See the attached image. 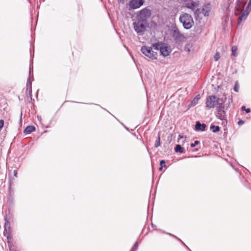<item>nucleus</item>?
<instances>
[{"label":"nucleus","instance_id":"f257e3e1","mask_svg":"<svg viewBox=\"0 0 251 251\" xmlns=\"http://www.w3.org/2000/svg\"><path fill=\"white\" fill-rule=\"evenodd\" d=\"M152 47L155 50H159L161 54L164 57L169 55L172 51L170 45L162 42L152 44Z\"/></svg>","mask_w":251,"mask_h":251},{"label":"nucleus","instance_id":"f03ea898","mask_svg":"<svg viewBox=\"0 0 251 251\" xmlns=\"http://www.w3.org/2000/svg\"><path fill=\"white\" fill-rule=\"evenodd\" d=\"M179 21L182 24L184 28L189 29L194 25V21L192 16L187 13H183L179 17Z\"/></svg>","mask_w":251,"mask_h":251},{"label":"nucleus","instance_id":"7ed1b4c3","mask_svg":"<svg viewBox=\"0 0 251 251\" xmlns=\"http://www.w3.org/2000/svg\"><path fill=\"white\" fill-rule=\"evenodd\" d=\"M153 48L152 47H148L147 46H142L141 49V51L146 57L151 60L156 59L157 58V52L153 50Z\"/></svg>","mask_w":251,"mask_h":251},{"label":"nucleus","instance_id":"20e7f679","mask_svg":"<svg viewBox=\"0 0 251 251\" xmlns=\"http://www.w3.org/2000/svg\"><path fill=\"white\" fill-rule=\"evenodd\" d=\"M151 15V11L148 8H144L137 14L136 19L148 24V20Z\"/></svg>","mask_w":251,"mask_h":251},{"label":"nucleus","instance_id":"39448f33","mask_svg":"<svg viewBox=\"0 0 251 251\" xmlns=\"http://www.w3.org/2000/svg\"><path fill=\"white\" fill-rule=\"evenodd\" d=\"M133 25L135 31L138 34H141L142 33L145 31L148 24L142 22L136 19V21L133 23Z\"/></svg>","mask_w":251,"mask_h":251},{"label":"nucleus","instance_id":"423d86ee","mask_svg":"<svg viewBox=\"0 0 251 251\" xmlns=\"http://www.w3.org/2000/svg\"><path fill=\"white\" fill-rule=\"evenodd\" d=\"M220 101V99L215 96H208L205 102L206 107L208 108H212L218 104Z\"/></svg>","mask_w":251,"mask_h":251},{"label":"nucleus","instance_id":"0eeeda50","mask_svg":"<svg viewBox=\"0 0 251 251\" xmlns=\"http://www.w3.org/2000/svg\"><path fill=\"white\" fill-rule=\"evenodd\" d=\"M251 11V5H250V4L248 3L246 9L245 10H244V9L241 11L240 13V16H239L238 18V24L239 25L243 21H245L248 16L249 15V13Z\"/></svg>","mask_w":251,"mask_h":251},{"label":"nucleus","instance_id":"6e6552de","mask_svg":"<svg viewBox=\"0 0 251 251\" xmlns=\"http://www.w3.org/2000/svg\"><path fill=\"white\" fill-rule=\"evenodd\" d=\"M251 11V5H250V4L248 3L246 9L245 10H244V9L241 11L240 13V16H239L238 18V24L239 25L243 21H245L248 16L249 15V13Z\"/></svg>","mask_w":251,"mask_h":251},{"label":"nucleus","instance_id":"1a4fd4ad","mask_svg":"<svg viewBox=\"0 0 251 251\" xmlns=\"http://www.w3.org/2000/svg\"><path fill=\"white\" fill-rule=\"evenodd\" d=\"M236 5L234 9V14L236 16L240 14L241 11H242L246 4V2L244 0H237Z\"/></svg>","mask_w":251,"mask_h":251},{"label":"nucleus","instance_id":"9d476101","mask_svg":"<svg viewBox=\"0 0 251 251\" xmlns=\"http://www.w3.org/2000/svg\"><path fill=\"white\" fill-rule=\"evenodd\" d=\"M172 35L176 42L181 41L183 38V35L180 33L178 29L174 26L172 29Z\"/></svg>","mask_w":251,"mask_h":251},{"label":"nucleus","instance_id":"9b49d317","mask_svg":"<svg viewBox=\"0 0 251 251\" xmlns=\"http://www.w3.org/2000/svg\"><path fill=\"white\" fill-rule=\"evenodd\" d=\"M144 0H130L129 1L128 5L132 9H135L140 8L144 4Z\"/></svg>","mask_w":251,"mask_h":251},{"label":"nucleus","instance_id":"f8f14e48","mask_svg":"<svg viewBox=\"0 0 251 251\" xmlns=\"http://www.w3.org/2000/svg\"><path fill=\"white\" fill-rule=\"evenodd\" d=\"M31 67L29 68V76L28 77L27 80V83H26V94H28L30 97L31 96V92H32V88H31V82L30 81V75L31 73Z\"/></svg>","mask_w":251,"mask_h":251},{"label":"nucleus","instance_id":"ddd939ff","mask_svg":"<svg viewBox=\"0 0 251 251\" xmlns=\"http://www.w3.org/2000/svg\"><path fill=\"white\" fill-rule=\"evenodd\" d=\"M211 10V5L209 3L203 5L201 10L202 13L204 16H208Z\"/></svg>","mask_w":251,"mask_h":251},{"label":"nucleus","instance_id":"4468645a","mask_svg":"<svg viewBox=\"0 0 251 251\" xmlns=\"http://www.w3.org/2000/svg\"><path fill=\"white\" fill-rule=\"evenodd\" d=\"M206 126L205 124H201L199 121L196 122L195 125V129L197 131H203L205 130Z\"/></svg>","mask_w":251,"mask_h":251},{"label":"nucleus","instance_id":"2eb2a0df","mask_svg":"<svg viewBox=\"0 0 251 251\" xmlns=\"http://www.w3.org/2000/svg\"><path fill=\"white\" fill-rule=\"evenodd\" d=\"M216 117L218 119L221 120H226V112L225 110L221 111L219 112H217Z\"/></svg>","mask_w":251,"mask_h":251},{"label":"nucleus","instance_id":"dca6fc26","mask_svg":"<svg viewBox=\"0 0 251 251\" xmlns=\"http://www.w3.org/2000/svg\"><path fill=\"white\" fill-rule=\"evenodd\" d=\"M198 5V4L197 2L193 1L188 2L186 3V7L193 10H195Z\"/></svg>","mask_w":251,"mask_h":251},{"label":"nucleus","instance_id":"f3484780","mask_svg":"<svg viewBox=\"0 0 251 251\" xmlns=\"http://www.w3.org/2000/svg\"><path fill=\"white\" fill-rule=\"evenodd\" d=\"M35 130V127L33 126H27L24 131V133L27 134H30L33 131H34Z\"/></svg>","mask_w":251,"mask_h":251},{"label":"nucleus","instance_id":"a211bd4d","mask_svg":"<svg viewBox=\"0 0 251 251\" xmlns=\"http://www.w3.org/2000/svg\"><path fill=\"white\" fill-rule=\"evenodd\" d=\"M4 230L6 233L9 232L10 230V224L5 220V223L4 225Z\"/></svg>","mask_w":251,"mask_h":251},{"label":"nucleus","instance_id":"6ab92c4d","mask_svg":"<svg viewBox=\"0 0 251 251\" xmlns=\"http://www.w3.org/2000/svg\"><path fill=\"white\" fill-rule=\"evenodd\" d=\"M175 151L176 152L181 153L184 152V149L180 145H177L175 148Z\"/></svg>","mask_w":251,"mask_h":251},{"label":"nucleus","instance_id":"aec40b11","mask_svg":"<svg viewBox=\"0 0 251 251\" xmlns=\"http://www.w3.org/2000/svg\"><path fill=\"white\" fill-rule=\"evenodd\" d=\"M210 128L213 133L217 132L220 130V127L219 126H216L213 125H211Z\"/></svg>","mask_w":251,"mask_h":251},{"label":"nucleus","instance_id":"412c9836","mask_svg":"<svg viewBox=\"0 0 251 251\" xmlns=\"http://www.w3.org/2000/svg\"><path fill=\"white\" fill-rule=\"evenodd\" d=\"M237 50L238 48L237 46H233L231 48V55L233 56H237Z\"/></svg>","mask_w":251,"mask_h":251},{"label":"nucleus","instance_id":"4be33fe9","mask_svg":"<svg viewBox=\"0 0 251 251\" xmlns=\"http://www.w3.org/2000/svg\"><path fill=\"white\" fill-rule=\"evenodd\" d=\"M218 106L217 107V109H216L217 112H220V111H221L224 110L225 107L223 105V103H219V102L218 103Z\"/></svg>","mask_w":251,"mask_h":251},{"label":"nucleus","instance_id":"5701e85b","mask_svg":"<svg viewBox=\"0 0 251 251\" xmlns=\"http://www.w3.org/2000/svg\"><path fill=\"white\" fill-rule=\"evenodd\" d=\"M160 145V138L159 134L158 135V137L155 140V143H154V147L155 148H158Z\"/></svg>","mask_w":251,"mask_h":251},{"label":"nucleus","instance_id":"b1692460","mask_svg":"<svg viewBox=\"0 0 251 251\" xmlns=\"http://www.w3.org/2000/svg\"><path fill=\"white\" fill-rule=\"evenodd\" d=\"M198 101H199V100H197V99H195V98H194V99L191 101V104H191V106H195V105H196V104L198 103Z\"/></svg>","mask_w":251,"mask_h":251},{"label":"nucleus","instance_id":"393cba45","mask_svg":"<svg viewBox=\"0 0 251 251\" xmlns=\"http://www.w3.org/2000/svg\"><path fill=\"white\" fill-rule=\"evenodd\" d=\"M239 86L237 82H236L234 84V91L236 92H239Z\"/></svg>","mask_w":251,"mask_h":251},{"label":"nucleus","instance_id":"a878e982","mask_svg":"<svg viewBox=\"0 0 251 251\" xmlns=\"http://www.w3.org/2000/svg\"><path fill=\"white\" fill-rule=\"evenodd\" d=\"M226 95L225 93L223 94V97L220 99V100H221L222 101L221 103H223V104L224 103H225L226 101Z\"/></svg>","mask_w":251,"mask_h":251},{"label":"nucleus","instance_id":"bb28decb","mask_svg":"<svg viewBox=\"0 0 251 251\" xmlns=\"http://www.w3.org/2000/svg\"><path fill=\"white\" fill-rule=\"evenodd\" d=\"M220 58V54L219 52H217L214 55V59L216 61H218Z\"/></svg>","mask_w":251,"mask_h":251},{"label":"nucleus","instance_id":"cd10ccee","mask_svg":"<svg viewBox=\"0 0 251 251\" xmlns=\"http://www.w3.org/2000/svg\"><path fill=\"white\" fill-rule=\"evenodd\" d=\"M138 244L137 242H136L133 247L132 248L130 251H136V250L138 249Z\"/></svg>","mask_w":251,"mask_h":251},{"label":"nucleus","instance_id":"c85d7f7f","mask_svg":"<svg viewBox=\"0 0 251 251\" xmlns=\"http://www.w3.org/2000/svg\"><path fill=\"white\" fill-rule=\"evenodd\" d=\"M241 110L242 111H245L246 113H249L251 112V109L250 108H246L245 106H242L241 107Z\"/></svg>","mask_w":251,"mask_h":251},{"label":"nucleus","instance_id":"c756f323","mask_svg":"<svg viewBox=\"0 0 251 251\" xmlns=\"http://www.w3.org/2000/svg\"><path fill=\"white\" fill-rule=\"evenodd\" d=\"M200 143V142L198 140H196L194 142V143H192L191 144V148H194L195 147L196 145H198Z\"/></svg>","mask_w":251,"mask_h":251},{"label":"nucleus","instance_id":"7c9ffc66","mask_svg":"<svg viewBox=\"0 0 251 251\" xmlns=\"http://www.w3.org/2000/svg\"><path fill=\"white\" fill-rule=\"evenodd\" d=\"M201 13V10L200 9L198 8L195 12V16H199V15Z\"/></svg>","mask_w":251,"mask_h":251},{"label":"nucleus","instance_id":"2f4dec72","mask_svg":"<svg viewBox=\"0 0 251 251\" xmlns=\"http://www.w3.org/2000/svg\"><path fill=\"white\" fill-rule=\"evenodd\" d=\"M160 165L162 167H166V165H165V160H161L160 161Z\"/></svg>","mask_w":251,"mask_h":251},{"label":"nucleus","instance_id":"473e14b6","mask_svg":"<svg viewBox=\"0 0 251 251\" xmlns=\"http://www.w3.org/2000/svg\"><path fill=\"white\" fill-rule=\"evenodd\" d=\"M170 234V235H172V236H173L175 237V238H177V239H178L180 242H181L182 243V244L183 245H184V246H185V247H186V248H187V249H188L190 251H191L189 249V248H188V247H187V246H186V245H185V244L182 242V241H181L180 239L177 238L176 237V236H174V235H172L171 234Z\"/></svg>","mask_w":251,"mask_h":251},{"label":"nucleus","instance_id":"72a5a7b5","mask_svg":"<svg viewBox=\"0 0 251 251\" xmlns=\"http://www.w3.org/2000/svg\"><path fill=\"white\" fill-rule=\"evenodd\" d=\"M3 125H4V121H3V120H0V130H1L2 127H3Z\"/></svg>","mask_w":251,"mask_h":251},{"label":"nucleus","instance_id":"f704fd0d","mask_svg":"<svg viewBox=\"0 0 251 251\" xmlns=\"http://www.w3.org/2000/svg\"><path fill=\"white\" fill-rule=\"evenodd\" d=\"M14 183V181L12 179H10L9 181V189H10L11 186L12 184Z\"/></svg>","mask_w":251,"mask_h":251},{"label":"nucleus","instance_id":"c9c22d12","mask_svg":"<svg viewBox=\"0 0 251 251\" xmlns=\"http://www.w3.org/2000/svg\"><path fill=\"white\" fill-rule=\"evenodd\" d=\"M244 124V121L241 120H239L238 122V124L240 126L241 125H242Z\"/></svg>","mask_w":251,"mask_h":251},{"label":"nucleus","instance_id":"e433bc0d","mask_svg":"<svg viewBox=\"0 0 251 251\" xmlns=\"http://www.w3.org/2000/svg\"><path fill=\"white\" fill-rule=\"evenodd\" d=\"M14 176L16 177H17L18 176V172H17V170H14Z\"/></svg>","mask_w":251,"mask_h":251},{"label":"nucleus","instance_id":"4c0bfd02","mask_svg":"<svg viewBox=\"0 0 251 251\" xmlns=\"http://www.w3.org/2000/svg\"><path fill=\"white\" fill-rule=\"evenodd\" d=\"M184 138V137L182 136V135H178V142H179V141L181 139H183Z\"/></svg>","mask_w":251,"mask_h":251},{"label":"nucleus","instance_id":"58836bf2","mask_svg":"<svg viewBox=\"0 0 251 251\" xmlns=\"http://www.w3.org/2000/svg\"><path fill=\"white\" fill-rule=\"evenodd\" d=\"M119 3L124 4L125 3V0H118Z\"/></svg>","mask_w":251,"mask_h":251},{"label":"nucleus","instance_id":"ea45409f","mask_svg":"<svg viewBox=\"0 0 251 251\" xmlns=\"http://www.w3.org/2000/svg\"><path fill=\"white\" fill-rule=\"evenodd\" d=\"M194 98L197 99V100H199L200 99V96L199 95L196 96Z\"/></svg>","mask_w":251,"mask_h":251},{"label":"nucleus","instance_id":"a19ab883","mask_svg":"<svg viewBox=\"0 0 251 251\" xmlns=\"http://www.w3.org/2000/svg\"><path fill=\"white\" fill-rule=\"evenodd\" d=\"M163 167H160L159 168V171H162V169H163Z\"/></svg>","mask_w":251,"mask_h":251},{"label":"nucleus","instance_id":"79ce46f5","mask_svg":"<svg viewBox=\"0 0 251 251\" xmlns=\"http://www.w3.org/2000/svg\"><path fill=\"white\" fill-rule=\"evenodd\" d=\"M248 3L250 4V5H251V0H249V2Z\"/></svg>","mask_w":251,"mask_h":251},{"label":"nucleus","instance_id":"37998d69","mask_svg":"<svg viewBox=\"0 0 251 251\" xmlns=\"http://www.w3.org/2000/svg\"><path fill=\"white\" fill-rule=\"evenodd\" d=\"M22 113H21V118H22Z\"/></svg>","mask_w":251,"mask_h":251},{"label":"nucleus","instance_id":"c03bdc74","mask_svg":"<svg viewBox=\"0 0 251 251\" xmlns=\"http://www.w3.org/2000/svg\"><path fill=\"white\" fill-rule=\"evenodd\" d=\"M10 251H13V250H12V249H10Z\"/></svg>","mask_w":251,"mask_h":251},{"label":"nucleus","instance_id":"a18cd8bd","mask_svg":"<svg viewBox=\"0 0 251 251\" xmlns=\"http://www.w3.org/2000/svg\"><path fill=\"white\" fill-rule=\"evenodd\" d=\"M196 0L197 1H199L200 0Z\"/></svg>","mask_w":251,"mask_h":251}]
</instances>
